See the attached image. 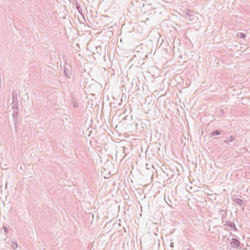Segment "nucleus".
Listing matches in <instances>:
<instances>
[{"mask_svg": "<svg viewBox=\"0 0 250 250\" xmlns=\"http://www.w3.org/2000/svg\"><path fill=\"white\" fill-rule=\"evenodd\" d=\"M230 245L232 247L235 249H240V242L237 239L233 238L231 239V241L230 242Z\"/></svg>", "mask_w": 250, "mask_h": 250, "instance_id": "39448f33", "label": "nucleus"}, {"mask_svg": "<svg viewBox=\"0 0 250 250\" xmlns=\"http://www.w3.org/2000/svg\"><path fill=\"white\" fill-rule=\"evenodd\" d=\"M1 82H0V88L1 87Z\"/></svg>", "mask_w": 250, "mask_h": 250, "instance_id": "f3484780", "label": "nucleus"}, {"mask_svg": "<svg viewBox=\"0 0 250 250\" xmlns=\"http://www.w3.org/2000/svg\"><path fill=\"white\" fill-rule=\"evenodd\" d=\"M232 200L240 206H242L245 205L243 201L240 198L237 197H233L232 198Z\"/></svg>", "mask_w": 250, "mask_h": 250, "instance_id": "0eeeda50", "label": "nucleus"}, {"mask_svg": "<svg viewBox=\"0 0 250 250\" xmlns=\"http://www.w3.org/2000/svg\"><path fill=\"white\" fill-rule=\"evenodd\" d=\"M3 229L5 234L7 233L9 231L8 228L5 226H3Z\"/></svg>", "mask_w": 250, "mask_h": 250, "instance_id": "ddd939ff", "label": "nucleus"}, {"mask_svg": "<svg viewBox=\"0 0 250 250\" xmlns=\"http://www.w3.org/2000/svg\"><path fill=\"white\" fill-rule=\"evenodd\" d=\"M225 225L231 228L232 229H233L234 231L237 230V229L236 228L235 224L232 222L227 221Z\"/></svg>", "mask_w": 250, "mask_h": 250, "instance_id": "423d86ee", "label": "nucleus"}, {"mask_svg": "<svg viewBox=\"0 0 250 250\" xmlns=\"http://www.w3.org/2000/svg\"><path fill=\"white\" fill-rule=\"evenodd\" d=\"M71 68L70 65L68 64H66L64 65V74L69 79L70 78L72 74Z\"/></svg>", "mask_w": 250, "mask_h": 250, "instance_id": "20e7f679", "label": "nucleus"}, {"mask_svg": "<svg viewBox=\"0 0 250 250\" xmlns=\"http://www.w3.org/2000/svg\"><path fill=\"white\" fill-rule=\"evenodd\" d=\"M72 104L74 107H77L78 106V104L77 102H72Z\"/></svg>", "mask_w": 250, "mask_h": 250, "instance_id": "4468645a", "label": "nucleus"}, {"mask_svg": "<svg viewBox=\"0 0 250 250\" xmlns=\"http://www.w3.org/2000/svg\"><path fill=\"white\" fill-rule=\"evenodd\" d=\"M187 250H194L192 248H189V249H187Z\"/></svg>", "mask_w": 250, "mask_h": 250, "instance_id": "dca6fc26", "label": "nucleus"}, {"mask_svg": "<svg viewBox=\"0 0 250 250\" xmlns=\"http://www.w3.org/2000/svg\"><path fill=\"white\" fill-rule=\"evenodd\" d=\"M183 14H184L185 19L187 21H191L194 20L195 16L194 12L190 11L188 9L184 10Z\"/></svg>", "mask_w": 250, "mask_h": 250, "instance_id": "f257e3e1", "label": "nucleus"}, {"mask_svg": "<svg viewBox=\"0 0 250 250\" xmlns=\"http://www.w3.org/2000/svg\"><path fill=\"white\" fill-rule=\"evenodd\" d=\"M96 51L97 53L101 54L102 53V48L100 46H97L95 48Z\"/></svg>", "mask_w": 250, "mask_h": 250, "instance_id": "9b49d317", "label": "nucleus"}, {"mask_svg": "<svg viewBox=\"0 0 250 250\" xmlns=\"http://www.w3.org/2000/svg\"><path fill=\"white\" fill-rule=\"evenodd\" d=\"M237 36L242 39H245L246 37V35L245 33L242 32H240L237 34Z\"/></svg>", "mask_w": 250, "mask_h": 250, "instance_id": "9d476101", "label": "nucleus"}, {"mask_svg": "<svg viewBox=\"0 0 250 250\" xmlns=\"http://www.w3.org/2000/svg\"><path fill=\"white\" fill-rule=\"evenodd\" d=\"M221 133V130H215L213 131L210 134V137L212 138L216 136L220 135Z\"/></svg>", "mask_w": 250, "mask_h": 250, "instance_id": "1a4fd4ad", "label": "nucleus"}, {"mask_svg": "<svg viewBox=\"0 0 250 250\" xmlns=\"http://www.w3.org/2000/svg\"><path fill=\"white\" fill-rule=\"evenodd\" d=\"M221 111L222 112V113H223V110H221Z\"/></svg>", "mask_w": 250, "mask_h": 250, "instance_id": "a211bd4d", "label": "nucleus"}, {"mask_svg": "<svg viewBox=\"0 0 250 250\" xmlns=\"http://www.w3.org/2000/svg\"><path fill=\"white\" fill-rule=\"evenodd\" d=\"M12 246L14 249H16L18 248V245L17 242H11Z\"/></svg>", "mask_w": 250, "mask_h": 250, "instance_id": "f8f14e48", "label": "nucleus"}, {"mask_svg": "<svg viewBox=\"0 0 250 250\" xmlns=\"http://www.w3.org/2000/svg\"><path fill=\"white\" fill-rule=\"evenodd\" d=\"M236 140V137L233 135L230 136L227 139H225L223 142H221L220 144L221 145L226 146H227L229 145V143L233 142Z\"/></svg>", "mask_w": 250, "mask_h": 250, "instance_id": "7ed1b4c3", "label": "nucleus"}, {"mask_svg": "<svg viewBox=\"0 0 250 250\" xmlns=\"http://www.w3.org/2000/svg\"><path fill=\"white\" fill-rule=\"evenodd\" d=\"M12 108L16 109L19 108L18 106V99L17 97V93L16 90H13L12 92Z\"/></svg>", "mask_w": 250, "mask_h": 250, "instance_id": "f03ea898", "label": "nucleus"}, {"mask_svg": "<svg viewBox=\"0 0 250 250\" xmlns=\"http://www.w3.org/2000/svg\"><path fill=\"white\" fill-rule=\"evenodd\" d=\"M174 244L173 243H171L170 245V247L173 248V247Z\"/></svg>", "mask_w": 250, "mask_h": 250, "instance_id": "2eb2a0df", "label": "nucleus"}, {"mask_svg": "<svg viewBox=\"0 0 250 250\" xmlns=\"http://www.w3.org/2000/svg\"><path fill=\"white\" fill-rule=\"evenodd\" d=\"M13 109V112L12 114L13 118L14 121H16V119L18 118L19 109V108H16V109Z\"/></svg>", "mask_w": 250, "mask_h": 250, "instance_id": "6e6552de", "label": "nucleus"}]
</instances>
